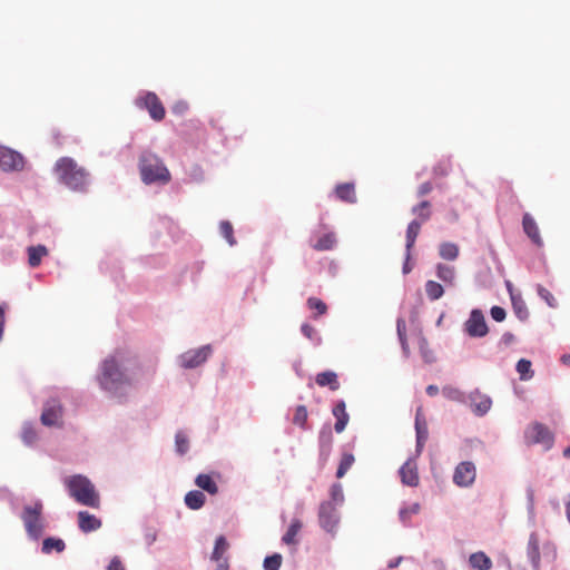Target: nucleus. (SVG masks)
<instances>
[{"instance_id": "nucleus-1", "label": "nucleus", "mask_w": 570, "mask_h": 570, "mask_svg": "<svg viewBox=\"0 0 570 570\" xmlns=\"http://www.w3.org/2000/svg\"><path fill=\"white\" fill-rule=\"evenodd\" d=\"M136 365V358L130 352L116 350L98 366L96 381L100 390L108 397L122 401L132 386Z\"/></svg>"}, {"instance_id": "nucleus-2", "label": "nucleus", "mask_w": 570, "mask_h": 570, "mask_svg": "<svg viewBox=\"0 0 570 570\" xmlns=\"http://www.w3.org/2000/svg\"><path fill=\"white\" fill-rule=\"evenodd\" d=\"M55 171L61 184L72 191L86 193L89 186V174L78 166L75 159L61 157L55 165Z\"/></svg>"}, {"instance_id": "nucleus-3", "label": "nucleus", "mask_w": 570, "mask_h": 570, "mask_svg": "<svg viewBox=\"0 0 570 570\" xmlns=\"http://www.w3.org/2000/svg\"><path fill=\"white\" fill-rule=\"evenodd\" d=\"M139 171L146 185H166L170 180V173L161 158L150 151L140 155Z\"/></svg>"}, {"instance_id": "nucleus-4", "label": "nucleus", "mask_w": 570, "mask_h": 570, "mask_svg": "<svg viewBox=\"0 0 570 570\" xmlns=\"http://www.w3.org/2000/svg\"><path fill=\"white\" fill-rule=\"evenodd\" d=\"M66 488L69 495L78 503L97 508L99 505V495L92 482L82 474H75L66 480Z\"/></svg>"}, {"instance_id": "nucleus-5", "label": "nucleus", "mask_w": 570, "mask_h": 570, "mask_svg": "<svg viewBox=\"0 0 570 570\" xmlns=\"http://www.w3.org/2000/svg\"><path fill=\"white\" fill-rule=\"evenodd\" d=\"M43 504L41 500H36L33 504L23 507L20 518L23 522L27 535L30 540L37 541L45 531V520L42 518Z\"/></svg>"}, {"instance_id": "nucleus-6", "label": "nucleus", "mask_w": 570, "mask_h": 570, "mask_svg": "<svg viewBox=\"0 0 570 570\" xmlns=\"http://www.w3.org/2000/svg\"><path fill=\"white\" fill-rule=\"evenodd\" d=\"M317 517L320 527L334 537L341 520L338 507L333 505V502H322L318 508Z\"/></svg>"}, {"instance_id": "nucleus-7", "label": "nucleus", "mask_w": 570, "mask_h": 570, "mask_svg": "<svg viewBox=\"0 0 570 570\" xmlns=\"http://www.w3.org/2000/svg\"><path fill=\"white\" fill-rule=\"evenodd\" d=\"M213 354L210 344L203 345L198 348L188 350L178 356L180 367L191 370L204 364Z\"/></svg>"}, {"instance_id": "nucleus-8", "label": "nucleus", "mask_w": 570, "mask_h": 570, "mask_svg": "<svg viewBox=\"0 0 570 570\" xmlns=\"http://www.w3.org/2000/svg\"><path fill=\"white\" fill-rule=\"evenodd\" d=\"M524 438L529 443L542 444L546 450H550L554 442L552 432L539 422L533 423L525 430Z\"/></svg>"}, {"instance_id": "nucleus-9", "label": "nucleus", "mask_w": 570, "mask_h": 570, "mask_svg": "<svg viewBox=\"0 0 570 570\" xmlns=\"http://www.w3.org/2000/svg\"><path fill=\"white\" fill-rule=\"evenodd\" d=\"M463 327L464 332L473 338L484 337L489 333L484 314L479 308H473L470 312L469 318L464 322Z\"/></svg>"}, {"instance_id": "nucleus-10", "label": "nucleus", "mask_w": 570, "mask_h": 570, "mask_svg": "<svg viewBox=\"0 0 570 570\" xmlns=\"http://www.w3.org/2000/svg\"><path fill=\"white\" fill-rule=\"evenodd\" d=\"M135 104L140 109H147L149 116L156 121H160L165 117V108L155 92H144L136 98Z\"/></svg>"}, {"instance_id": "nucleus-11", "label": "nucleus", "mask_w": 570, "mask_h": 570, "mask_svg": "<svg viewBox=\"0 0 570 570\" xmlns=\"http://www.w3.org/2000/svg\"><path fill=\"white\" fill-rule=\"evenodd\" d=\"M476 478V468L471 461L460 462L453 472V483L460 488H470Z\"/></svg>"}, {"instance_id": "nucleus-12", "label": "nucleus", "mask_w": 570, "mask_h": 570, "mask_svg": "<svg viewBox=\"0 0 570 570\" xmlns=\"http://www.w3.org/2000/svg\"><path fill=\"white\" fill-rule=\"evenodd\" d=\"M475 416H484L492 406V400L489 395L483 394L479 389H474L468 395L466 404Z\"/></svg>"}, {"instance_id": "nucleus-13", "label": "nucleus", "mask_w": 570, "mask_h": 570, "mask_svg": "<svg viewBox=\"0 0 570 570\" xmlns=\"http://www.w3.org/2000/svg\"><path fill=\"white\" fill-rule=\"evenodd\" d=\"M62 419V406L58 400H50L45 403L40 421L45 426H59Z\"/></svg>"}, {"instance_id": "nucleus-14", "label": "nucleus", "mask_w": 570, "mask_h": 570, "mask_svg": "<svg viewBox=\"0 0 570 570\" xmlns=\"http://www.w3.org/2000/svg\"><path fill=\"white\" fill-rule=\"evenodd\" d=\"M0 168L4 171L21 170L23 168L22 155L0 145Z\"/></svg>"}, {"instance_id": "nucleus-15", "label": "nucleus", "mask_w": 570, "mask_h": 570, "mask_svg": "<svg viewBox=\"0 0 570 570\" xmlns=\"http://www.w3.org/2000/svg\"><path fill=\"white\" fill-rule=\"evenodd\" d=\"M415 434H416V444H415V451L417 454H420L424 448L425 442L429 438V430H428V423L425 421V417L423 415L422 409L419 407L415 413Z\"/></svg>"}, {"instance_id": "nucleus-16", "label": "nucleus", "mask_w": 570, "mask_h": 570, "mask_svg": "<svg viewBox=\"0 0 570 570\" xmlns=\"http://www.w3.org/2000/svg\"><path fill=\"white\" fill-rule=\"evenodd\" d=\"M399 474L401 478V482L407 487H417L419 485V473L417 466L413 459H407L404 464L400 468Z\"/></svg>"}, {"instance_id": "nucleus-17", "label": "nucleus", "mask_w": 570, "mask_h": 570, "mask_svg": "<svg viewBox=\"0 0 570 570\" xmlns=\"http://www.w3.org/2000/svg\"><path fill=\"white\" fill-rule=\"evenodd\" d=\"M333 432L330 424H324L318 433L320 456L326 460L332 450Z\"/></svg>"}, {"instance_id": "nucleus-18", "label": "nucleus", "mask_w": 570, "mask_h": 570, "mask_svg": "<svg viewBox=\"0 0 570 570\" xmlns=\"http://www.w3.org/2000/svg\"><path fill=\"white\" fill-rule=\"evenodd\" d=\"M522 227L527 236L539 247L543 245V240L540 236L539 227L534 218L525 213L522 218Z\"/></svg>"}, {"instance_id": "nucleus-19", "label": "nucleus", "mask_w": 570, "mask_h": 570, "mask_svg": "<svg viewBox=\"0 0 570 570\" xmlns=\"http://www.w3.org/2000/svg\"><path fill=\"white\" fill-rule=\"evenodd\" d=\"M527 557L530 561L533 570H540V550H539V539L535 532H532L529 535L528 546H527Z\"/></svg>"}, {"instance_id": "nucleus-20", "label": "nucleus", "mask_w": 570, "mask_h": 570, "mask_svg": "<svg viewBox=\"0 0 570 570\" xmlns=\"http://www.w3.org/2000/svg\"><path fill=\"white\" fill-rule=\"evenodd\" d=\"M78 525L82 532L89 533L98 530L101 527V521L88 511H79Z\"/></svg>"}, {"instance_id": "nucleus-21", "label": "nucleus", "mask_w": 570, "mask_h": 570, "mask_svg": "<svg viewBox=\"0 0 570 570\" xmlns=\"http://www.w3.org/2000/svg\"><path fill=\"white\" fill-rule=\"evenodd\" d=\"M335 194L340 200L348 204H355L357 200L353 183L338 184L335 188Z\"/></svg>"}, {"instance_id": "nucleus-22", "label": "nucleus", "mask_w": 570, "mask_h": 570, "mask_svg": "<svg viewBox=\"0 0 570 570\" xmlns=\"http://www.w3.org/2000/svg\"><path fill=\"white\" fill-rule=\"evenodd\" d=\"M315 382L318 386H328L331 391H336L340 389L337 374L333 371H324L318 373L315 377Z\"/></svg>"}, {"instance_id": "nucleus-23", "label": "nucleus", "mask_w": 570, "mask_h": 570, "mask_svg": "<svg viewBox=\"0 0 570 570\" xmlns=\"http://www.w3.org/2000/svg\"><path fill=\"white\" fill-rule=\"evenodd\" d=\"M195 484L200 488L203 491L215 495L218 493V485L215 482L214 478L210 474L200 473L195 479Z\"/></svg>"}, {"instance_id": "nucleus-24", "label": "nucleus", "mask_w": 570, "mask_h": 570, "mask_svg": "<svg viewBox=\"0 0 570 570\" xmlns=\"http://www.w3.org/2000/svg\"><path fill=\"white\" fill-rule=\"evenodd\" d=\"M421 229V222L413 219L406 228V243L405 249L407 252V258H411V250L415 244L416 237Z\"/></svg>"}, {"instance_id": "nucleus-25", "label": "nucleus", "mask_w": 570, "mask_h": 570, "mask_svg": "<svg viewBox=\"0 0 570 570\" xmlns=\"http://www.w3.org/2000/svg\"><path fill=\"white\" fill-rule=\"evenodd\" d=\"M469 563L476 570H490L492 568V560L482 551L470 554Z\"/></svg>"}, {"instance_id": "nucleus-26", "label": "nucleus", "mask_w": 570, "mask_h": 570, "mask_svg": "<svg viewBox=\"0 0 570 570\" xmlns=\"http://www.w3.org/2000/svg\"><path fill=\"white\" fill-rule=\"evenodd\" d=\"M21 440L26 446L33 448L38 441V433L32 422L26 421L21 429Z\"/></svg>"}, {"instance_id": "nucleus-27", "label": "nucleus", "mask_w": 570, "mask_h": 570, "mask_svg": "<svg viewBox=\"0 0 570 570\" xmlns=\"http://www.w3.org/2000/svg\"><path fill=\"white\" fill-rule=\"evenodd\" d=\"M184 501L190 510H199L204 507L206 497L199 490H191L186 493Z\"/></svg>"}, {"instance_id": "nucleus-28", "label": "nucleus", "mask_w": 570, "mask_h": 570, "mask_svg": "<svg viewBox=\"0 0 570 570\" xmlns=\"http://www.w3.org/2000/svg\"><path fill=\"white\" fill-rule=\"evenodd\" d=\"M442 394L445 399H448L450 401H454L460 404H468L469 393H465L464 391H462L455 386H452V385L443 386Z\"/></svg>"}, {"instance_id": "nucleus-29", "label": "nucleus", "mask_w": 570, "mask_h": 570, "mask_svg": "<svg viewBox=\"0 0 570 570\" xmlns=\"http://www.w3.org/2000/svg\"><path fill=\"white\" fill-rule=\"evenodd\" d=\"M421 510V505L414 502L410 505L403 504L399 510V520L404 527H410L411 517L417 514Z\"/></svg>"}, {"instance_id": "nucleus-30", "label": "nucleus", "mask_w": 570, "mask_h": 570, "mask_svg": "<svg viewBox=\"0 0 570 570\" xmlns=\"http://www.w3.org/2000/svg\"><path fill=\"white\" fill-rule=\"evenodd\" d=\"M48 254V249L45 245H37L28 247V263L31 267L40 265L42 257Z\"/></svg>"}, {"instance_id": "nucleus-31", "label": "nucleus", "mask_w": 570, "mask_h": 570, "mask_svg": "<svg viewBox=\"0 0 570 570\" xmlns=\"http://www.w3.org/2000/svg\"><path fill=\"white\" fill-rule=\"evenodd\" d=\"M66 549L65 541L60 538L48 537L42 541L41 551L45 554H50L53 550L58 553Z\"/></svg>"}, {"instance_id": "nucleus-32", "label": "nucleus", "mask_w": 570, "mask_h": 570, "mask_svg": "<svg viewBox=\"0 0 570 570\" xmlns=\"http://www.w3.org/2000/svg\"><path fill=\"white\" fill-rule=\"evenodd\" d=\"M190 449L188 435L179 430L175 434V451L178 455H185Z\"/></svg>"}, {"instance_id": "nucleus-33", "label": "nucleus", "mask_w": 570, "mask_h": 570, "mask_svg": "<svg viewBox=\"0 0 570 570\" xmlns=\"http://www.w3.org/2000/svg\"><path fill=\"white\" fill-rule=\"evenodd\" d=\"M336 236L333 232L324 234L313 245V248L316 250H331L336 246Z\"/></svg>"}, {"instance_id": "nucleus-34", "label": "nucleus", "mask_w": 570, "mask_h": 570, "mask_svg": "<svg viewBox=\"0 0 570 570\" xmlns=\"http://www.w3.org/2000/svg\"><path fill=\"white\" fill-rule=\"evenodd\" d=\"M439 255L445 261H455L459 256V247L451 242L442 243L439 246Z\"/></svg>"}, {"instance_id": "nucleus-35", "label": "nucleus", "mask_w": 570, "mask_h": 570, "mask_svg": "<svg viewBox=\"0 0 570 570\" xmlns=\"http://www.w3.org/2000/svg\"><path fill=\"white\" fill-rule=\"evenodd\" d=\"M511 302L515 316L522 322L527 321L529 317V311L521 296L512 295Z\"/></svg>"}, {"instance_id": "nucleus-36", "label": "nucleus", "mask_w": 570, "mask_h": 570, "mask_svg": "<svg viewBox=\"0 0 570 570\" xmlns=\"http://www.w3.org/2000/svg\"><path fill=\"white\" fill-rule=\"evenodd\" d=\"M325 502H333V505L341 508L345 502L343 487L340 482L333 483L330 488V499Z\"/></svg>"}, {"instance_id": "nucleus-37", "label": "nucleus", "mask_w": 570, "mask_h": 570, "mask_svg": "<svg viewBox=\"0 0 570 570\" xmlns=\"http://www.w3.org/2000/svg\"><path fill=\"white\" fill-rule=\"evenodd\" d=\"M436 276L444 283L453 284L455 279V269L452 266L439 263L436 265Z\"/></svg>"}, {"instance_id": "nucleus-38", "label": "nucleus", "mask_w": 570, "mask_h": 570, "mask_svg": "<svg viewBox=\"0 0 570 570\" xmlns=\"http://www.w3.org/2000/svg\"><path fill=\"white\" fill-rule=\"evenodd\" d=\"M228 549V542L224 535H219L215 540L214 550L212 552L210 559L213 561L219 562L224 552Z\"/></svg>"}, {"instance_id": "nucleus-39", "label": "nucleus", "mask_w": 570, "mask_h": 570, "mask_svg": "<svg viewBox=\"0 0 570 570\" xmlns=\"http://www.w3.org/2000/svg\"><path fill=\"white\" fill-rule=\"evenodd\" d=\"M302 528V522L298 520V519H294L287 531L285 532V534L283 535L282 538V541L285 543V544H293L296 542L295 540V537L297 535L298 531L301 530Z\"/></svg>"}, {"instance_id": "nucleus-40", "label": "nucleus", "mask_w": 570, "mask_h": 570, "mask_svg": "<svg viewBox=\"0 0 570 570\" xmlns=\"http://www.w3.org/2000/svg\"><path fill=\"white\" fill-rule=\"evenodd\" d=\"M425 293L431 301H436L443 296L444 288L438 282L428 281L425 283Z\"/></svg>"}, {"instance_id": "nucleus-41", "label": "nucleus", "mask_w": 570, "mask_h": 570, "mask_svg": "<svg viewBox=\"0 0 570 570\" xmlns=\"http://www.w3.org/2000/svg\"><path fill=\"white\" fill-rule=\"evenodd\" d=\"M515 370L520 374V379L522 381H528L533 377L531 362L527 358H520L515 365Z\"/></svg>"}, {"instance_id": "nucleus-42", "label": "nucleus", "mask_w": 570, "mask_h": 570, "mask_svg": "<svg viewBox=\"0 0 570 570\" xmlns=\"http://www.w3.org/2000/svg\"><path fill=\"white\" fill-rule=\"evenodd\" d=\"M355 459L352 453H344L336 470V478H343L353 465Z\"/></svg>"}, {"instance_id": "nucleus-43", "label": "nucleus", "mask_w": 570, "mask_h": 570, "mask_svg": "<svg viewBox=\"0 0 570 570\" xmlns=\"http://www.w3.org/2000/svg\"><path fill=\"white\" fill-rule=\"evenodd\" d=\"M525 495H527L528 521L530 524L533 525L535 522L534 490L531 487H528L525 490Z\"/></svg>"}, {"instance_id": "nucleus-44", "label": "nucleus", "mask_w": 570, "mask_h": 570, "mask_svg": "<svg viewBox=\"0 0 570 570\" xmlns=\"http://www.w3.org/2000/svg\"><path fill=\"white\" fill-rule=\"evenodd\" d=\"M307 417H308V414H307L306 406L305 405L296 406L294 417H293V423L295 425H298L303 430H306Z\"/></svg>"}, {"instance_id": "nucleus-45", "label": "nucleus", "mask_w": 570, "mask_h": 570, "mask_svg": "<svg viewBox=\"0 0 570 570\" xmlns=\"http://www.w3.org/2000/svg\"><path fill=\"white\" fill-rule=\"evenodd\" d=\"M282 556L279 553H273L265 557L263 562L264 570H279L282 566Z\"/></svg>"}, {"instance_id": "nucleus-46", "label": "nucleus", "mask_w": 570, "mask_h": 570, "mask_svg": "<svg viewBox=\"0 0 570 570\" xmlns=\"http://www.w3.org/2000/svg\"><path fill=\"white\" fill-rule=\"evenodd\" d=\"M301 332L302 334L308 338L311 342H313L315 345H320L321 342H322V338L318 334V332L313 327L311 326L309 324L307 323H304L302 326H301Z\"/></svg>"}, {"instance_id": "nucleus-47", "label": "nucleus", "mask_w": 570, "mask_h": 570, "mask_svg": "<svg viewBox=\"0 0 570 570\" xmlns=\"http://www.w3.org/2000/svg\"><path fill=\"white\" fill-rule=\"evenodd\" d=\"M430 208V202L429 200H422L417 205H415L412 208V213L417 215L423 222L428 220L431 216Z\"/></svg>"}, {"instance_id": "nucleus-48", "label": "nucleus", "mask_w": 570, "mask_h": 570, "mask_svg": "<svg viewBox=\"0 0 570 570\" xmlns=\"http://www.w3.org/2000/svg\"><path fill=\"white\" fill-rule=\"evenodd\" d=\"M220 234L230 246H234L236 244V240L233 235V226L229 222L223 220L220 223Z\"/></svg>"}, {"instance_id": "nucleus-49", "label": "nucleus", "mask_w": 570, "mask_h": 570, "mask_svg": "<svg viewBox=\"0 0 570 570\" xmlns=\"http://www.w3.org/2000/svg\"><path fill=\"white\" fill-rule=\"evenodd\" d=\"M537 293L550 307H557L558 303L554 296L542 285L537 286Z\"/></svg>"}, {"instance_id": "nucleus-50", "label": "nucleus", "mask_w": 570, "mask_h": 570, "mask_svg": "<svg viewBox=\"0 0 570 570\" xmlns=\"http://www.w3.org/2000/svg\"><path fill=\"white\" fill-rule=\"evenodd\" d=\"M307 305H308V307L311 309L317 311L318 315L325 314L326 309H327L326 304L323 301H321L320 298H316V297H309L307 299Z\"/></svg>"}, {"instance_id": "nucleus-51", "label": "nucleus", "mask_w": 570, "mask_h": 570, "mask_svg": "<svg viewBox=\"0 0 570 570\" xmlns=\"http://www.w3.org/2000/svg\"><path fill=\"white\" fill-rule=\"evenodd\" d=\"M350 420V415L347 413L342 414L341 416H336V422L334 424V430L336 433H342Z\"/></svg>"}, {"instance_id": "nucleus-52", "label": "nucleus", "mask_w": 570, "mask_h": 570, "mask_svg": "<svg viewBox=\"0 0 570 570\" xmlns=\"http://www.w3.org/2000/svg\"><path fill=\"white\" fill-rule=\"evenodd\" d=\"M490 314H491V317L495 321V322H503L507 317V312L503 307L501 306H492L491 309H490Z\"/></svg>"}, {"instance_id": "nucleus-53", "label": "nucleus", "mask_w": 570, "mask_h": 570, "mask_svg": "<svg viewBox=\"0 0 570 570\" xmlns=\"http://www.w3.org/2000/svg\"><path fill=\"white\" fill-rule=\"evenodd\" d=\"M344 413H347L346 404H345L344 400H338L332 410V414L336 417V416H341Z\"/></svg>"}, {"instance_id": "nucleus-54", "label": "nucleus", "mask_w": 570, "mask_h": 570, "mask_svg": "<svg viewBox=\"0 0 570 570\" xmlns=\"http://www.w3.org/2000/svg\"><path fill=\"white\" fill-rule=\"evenodd\" d=\"M515 342V336L511 332H505L499 341V346H509Z\"/></svg>"}, {"instance_id": "nucleus-55", "label": "nucleus", "mask_w": 570, "mask_h": 570, "mask_svg": "<svg viewBox=\"0 0 570 570\" xmlns=\"http://www.w3.org/2000/svg\"><path fill=\"white\" fill-rule=\"evenodd\" d=\"M396 332L399 338L406 337V323L402 317L396 320Z\"/></svg>"}, {"instance_id": "nucleus-56", "label": "nucleus", "mask_w": 570, "mask_h": 570, "mask_svg": "<svg viewBox=\"0 0 570 570\" xmlns=\"http://www.w3.org/2000/svg\"><path fill=\"white\" fill-rule=\"evenodd\" d=\"M425 344H426V341L424 338H422L421 340V345H420L422 357H423L425 363H432L434 361V357H433V355H432V353L430 351H426L424 348Z\"/></svg>"}, {"instance_id": "nucleus-57", "label": "nucleus", "mask_w": 570, "mask_h": 570, "mask_svg": "<svg viewBox=\"0 0 570 570\" xmlns=\"http://www.w3.org/2000/svg\"><path fill=\"white\" fill-rule=\"evenodd\" d=\"M107 570H125V567L122 566V562L119 557H114L110 560Z\"/></svg>"}, {"instance_id": "nucleus-58", "label": "nucleus", "mask_w": 570, "mask_h": 570, "mask_svg": "<svg viewBox=\"0 0 570 570\" xmlns=\"http://www.w3.org/2000/svg\"><path fill=\"white\" fill-rule=\"evenodd\" d=\"M432 190V184L430 181H425L422 185H420L417 189V196L422 197L428 195Z\"/></svg>"}, {"instance_id": "nucleus-59", "label": "nucleus", "mask_w": 570, "mask_h": 570, "mask_svg": "<svg viewBox=\"0 0 570 570\" xmlns=\"http://www.w3.org/2000/svg\"><path fill=\"white\" fill-rule=\"evenodd\" d=\"M4 325H6V313H4V309L0 306V342H2V340H3Z\"/></svg>"}, {"instance_id": "nucleus-60", "label": "nucleus", "mask_w": 570, "mask_h": 570, "mask_svg": "<svg viewBox=\"0 0 570 570\" xmlns=\"http://www.w3.org/2000/svg\"><path fill=\"white\" fill-rule=\"evenodd\" d=\"M187 110V104L185 101H178L177 104H175V106L173 107V111L175 114H183Z\"/></svg>"}, {"instance_id": "nucleus-61", "label": "nucleus", "mask_w": 570, "mask_h": 570, "mask_svg": "<svg viewBox=\"0 0 570 570\" xmlns=\"http://www.w3.org/2000/svg\"><path fill=\"white\" fill-rule=\"evenodd\" d=\"M412 271V265L410 264V258H407V252L405 250V261L402 266V272L404 275L409 274Z\"/></svg>"}, {"instance_id": "nucleus-62", "label": "nucleus", "mask_w": 570, "mask_h": 570, "mask_svg": "<svg viewBox=\"0 0 570 570\" xmlns=\"http://www.w3.org/2000/svg\"><path fill=\"white\" fill-rule=\"evenodd\" d=\"M399 341H400V344H401V347H402L404 356L407 357L409 354H410V348H409V344H407L406 337L399 338Z\"/></svg>"}, {"instance_id": "nucleus-63", "label": "nucleus", "mask_w": 570, "mask_h": 570, "mask_svg": "<svg viewBox=\"0 0 570 570\" xmlns=\"http://www.w3.org/2000/svg\"><path fill=\"white\" fill-rule=\"evenodd\" d=\"M425 391H426V394H428L429 396H435V395H438V393H439V391H440V390H439V387H438L436 385L431 384V385H428V386H426V390H425Z\"/></svg>"}, {"instance_id": "nucleus-64", "label": "nucleus", "mask_w": 570, "mask_h": 570, "mask_svg": "<svg viewBox=\"0 0 570 570\" xmlns=\"http://www.w3.org/2000/svg\"><path fill=\"white\" fill-rule=\"evenodd\" d=\"M402 559H403L402 557H397L395 559L390 560L387 563V568H390V569L397 568L400 566Z\"/></svg>"}]
</instances>
